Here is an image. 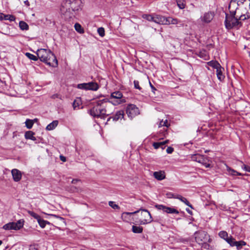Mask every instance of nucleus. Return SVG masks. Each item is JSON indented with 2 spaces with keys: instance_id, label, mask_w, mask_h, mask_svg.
Wrapping results in <instances>:
<instances>
[{
  "instance_id": "nucleus-51",
  "label": "nucleus",
  "mask_w": 250,
  "mask_h": 250,
  "mask_svg": "<svg viewBox=\"0 0 250 250\" xmlns=\"http://www.w3.org/2000/svg\"><path fill=\"white\" fill-rule=\"evenodd\" d=\"M150 86L151 88L152 92L155 93V91L156 90V88L150 82H149Z\"/></svg>"
},
{
  "instance_id": "nucleus-21",
  "label": "nucleus",
  "mask_w": 250,
  "mask_h": 250,
  "mask_svg": "<svg viewBox=\"0 0 250 250\" xmlns=\"http://www.w3.org/2000/svg\"><path fill=\"white\" fill-rule=\"evenodd\" d=\"M153 176L157 180L161 181L166 178L165 173L164 171H155L153 173Z\"/></svg>"
},
{
  "instance_id": "nucleus-16",
  "label": "nucleus",
  "mask_w": 250,
  "mask_h": 250,
  "mask_svg": "<svg viewBox=\"0 0 250 250\" xmlns=\"http://www.w3.org/2000/svg\"><path fill=\"white\" fill-rule=\"evenodd\" d=\"M247 243L246 242L243 240H241L239 241H235L234 238H232V240H231V242L229 244L230 246L231 247L236 246L237 250H240L242 249V247L246 245Z\"/></svg>"
},
{
  "instance_id": "nucleus-24",
  "label": "nucleus",
  "mask_w": 250,
  "mask_h": 250,
  "mask_svg": "<svg viewBox=\"0 0 250 250\" xmlns=\"http://www.w3.org/2000/svg\"><path fill=\"white\" fill-rule=\"evenodd\" d=\"M167 25L169 24H180L182 26H184L183 24L181 23L180 21L178 20L177 19H174L171 17H167Z\"/></svg>"
},
{
  "instance_id": "nucleus-58",
  "label": "nucleus",
  "mask_w": 250,
  "mask_h": 250,
  "mask_svg": "<svg viewBox=\"0 0 250 250\" xmlns=\"http://www.w3.org/2000/svg\"><path fill=\"white\" fill-rule=\"evenodd\" d=\"M24 3L27 6L29 5V2L28 0L25 1Z\"/></svg>"
},
{
  "instance_id": "nucleus-15",
  "label": "nucleus",
  "mask_w": 250,
  "mask_h": 250,
  "mask_svg": "<svg viewBox=\"0 0 250 250\" xmlns=\"http://www.w3.org/2000/svg\"><path fill=\"white\" fill-rule=\"evenodd\" d=\"M240 6L237 2L234 0H231L229 5V14L236 15L237 10H238V6Z\"/></svg>"
},
{
  "instance_id": "nucleus-3",
  "label": "nucleus",
  "mask_w": 250,
  "mask_h": 250,
  "mask_svg": "<svg viewBox=\"0 0 250 250\" xmlns=\"http://www.w3.org/2000/svg\"><path fill=\"white\" fill-rule=\"evenodd\" d=\"M38 59L41 61L52 67L58 66V60L55 55L48 49L41 48L36 52Z\"/></svg>"
},
{
  "instance_id": "nucleus-45",
  "label": "nucleus",
  "mask_w": 250,
  "mask_h": 250,
  "mask_svg": "<svg viewBox=\"0 0 250 250\" xmlns=\"http://www.w3.org/2000/svg\"><path fill=\"white\" fill-rule=\"evenodd\" d=\"M70 190L72 192H78L80 190H81V189L75 186H71L70 187Z\"/></svg>"
},
{
  "instance_id": "nucleus-10",
  "label": "nucleus",
  "mask_w": 250,
  "mask_h": 250,
  "mask_svg": "<svg viewBox=\"0 0 250 250\" xmlns=\"http://www.w3.org/2000/svg\"><path fill=\"white\" fill-rule=\"evenodd\" d=\"M77 87L85 90L97 91L99 88V85L96 82H91L87 83H79L77 84Z\"/></svg>"
},
{
  "instance_id": "nucleus-19",
  "label": "nucleus",
  "mask_w": 250,
  "mask_h": 250,
  "mask_svg": "<svg viewBox=\"0 0 250 250\" xmlns=\"http://www.w3.org/2000/svg\"><path fill=\"white\" fill-rule=\"evenodd\" d=\"M124 116V112L123 110H119L118 111L116 114L113 115L112 117H110L107 119V122L109 121L111 119L113 121H117L120 119H122Z\"/></svg>"
},
{
  "instance_id": "nucleus-55",
  "label": "nucleus",
  "mask_w": 250,
  "mask_h": 250,
  "mask_svg": "<svg viewBox=\"0 0 250 250\" xmlns=\"http://www.w3.org/2000/svg\"><path fill=\"white\" fill-rule=\"evenodd\" d=\"M79 180L78 179H73L71 183L73 184H76L78 181H79Z\"/></svg>"
},
{
  "instance_id": "nucleus-43",
  "label": "nucleus",
  "mask_w": 250,
  "mask_h": 250,
  "mask_svg": "<svg viewBox=\"0 0 250 250\" xmlns=\"http://www.w3.org/2000/svg\"><path fill=\"white\" fill-rule=\"evenodd\" d=\"M97 31L101 37H103L104 36V29L103 27L99 28Z\"/></svg>"
},
{
  "instance_id": "nucleus-54",
  "label": "nucleus",
  "mask_w": 250,
  "mask_h": 250,
  "mask_svg": "<svg viewBox=\"0 0 250 250\" xmlns=\"http://www.w3.org/2000/svg\"><path fill=\"white\" fill-rule=\"evenodd\" d=\"M5 15L2 14V13H0V20L2 21L3 20H4V16Z\"/></svg>"
},
{
  "instance_id": "nucleus-42",
  "label": "nucleus",
  "mask_w": 250,
  "mask_h": 250,
  "mask_svg": "<svg viewBox=\"0 0 250 250\" xmlns=\"http://www.w3.org/2000/svg\"><path fill=\"white\" fill-rule=\"evenodd\" d=\"M80 101L79 100H75L73 102L72 106L74 110L76 109V108L79 107L80 105Z\"/></svg>"
},
{
  "instance_id": "nucleus-8",
  "label": "nucleus",
  "mask_w": 250,
  "mask_h": 250,
  "mask_svg": "<svg viewBox=\"0 0 250 250\" xmlns=\"http://www.w3.org/2000/svg\"><path fill=\"white\" fill-rule=\"evenodd\" d=\"M111 101L110 104L113 105H118L119 104L124 103L126 102L125 99L123 97V94L121 91H115L111 93L110 96Z\"/></svg>"
},
{
  "instance_id": "nucleus-40",
  "label": "nucleus",
  "mask_w": 250,
  "mask_h": 250,
  "mask_svg": "<svg viewBox=\"0 0 250 250\" xmlns=\"http://www.w3.org/2000/svg\"><path fill=\"white\" fill-rule=\"evenodd\" d=\"M5 20H9L11 21H14L15 20V17L14 16L12 15H5L4 16Z\"/></svg>"
},
{
  "instance_id": "nucleus-53",
  "label": "nucleus",
  "mask_w": 250,
  "mask_h": 250,
  "mask_svg": "<svg viewBox=\"0 0 250 250\" xmlns=\"http://www.w3.org/2000/svg\"><path fill=\"white\" fill-rule=\"evenodd\" d=\"M60 159H61V161H62L63 162L66 161V158L64 156H63L61 155L60 156Z\"/></svg>"
},
{
  "instance_id": "nucleus-44",
  "label": "nucleus",
  "mask_w": 250,
  "mask_h": 250,
  "mask_svg": "<svg viewBox=\"0 0 250 250\" xmlns=\"http://www.w3.org/2000/svg\"><path fill=\"white\" fill-rule=\"evenodd\" d=\"M134 87L135 88L138 89L139 90H141L142 89V88L139 85V82L138 81L134 80Z\"/></svg>"
},
{
  "instance_id": "nucleus-48",
  "label": "nucleus",
  "mask_w": 250,
  "mask_h": 250,
  "mask_svg": "<svg viewBox=\"0 0 250 250\" xmlns=\"http://www.w3.org/2000/svg\"><path fill=\"white\" fill-rule=\"evenodd\" d=\"M242 168H243L245 171L250 172V167L247 166L246 165H243L242 166Z\"/></svg>"
},
{
  "instance_id": "nucleus-12",
  "label": "nucleus",
  "mask_w": 250,
  "mask_h": 250,
  "mask_svg": "<svg viewBox=\"0 0 250 250\" xmlns=\"http://www.w3.org/2000/svg\"><path fill=\"white\" fill-rule=\"evenodd\" d=\"M214 13L213 11H208L205 12L204 15L200 18L201 21L205 23H210L214 17Z\"/></svg>"
},
{
  "instance_id": "nucleus-56",
  "label": "nucleus",
  "mask_w": 250,
  "mask_h": 250,
  "mask_svg": "<svg viewBox=\"0 0 250 250\" xmlns=\"http://www.w3.org/2000/svg\"><path fill=\"white\" fill-rule=\"evenodd\" d=\"M186 211L187 212H188L189 214L190 215H192V212L191 210H190L189 208H186Z\"/></svg>"
},
{
  "instance_id": "nucleus-37",
  "label": "nucleus",
  "mask_w": 250,
  "mask_h": 250,
  "mask_svg": "<svg viewBox=\"0 0 250 250\" xmlns=\"http://www.w3.org/2000/svg\"><path fill=\"white\" fill-rule=\"evenodd\" d=\"M170 126V124L168 123V121L167 120H166L165 121L162 120L159 124V127L161 126H166L167 127H168V126Z\"/></svg>"
},
{
  "instance_id": "nucleus-60",
  "label": "nucleus",
  "mask_w": 250,
  "mask_h": 250,
  "mask_svg": "<svg viewBox=\"0 0 250 250\" xmlns=\"http://www.w3.org/2000/svg\"><path fill=\"white\" fill-rule=\"evenodd\" d=\"M34 123H35V122H37L38 121V119H34Z\"/></svg>"
},
{
  "instance_id": "nucleus-23",
  "label": "nucleus",
  "mask_w": 250,
  "mask_h": 250,
  "mask_svg": "<svg viewBox=\"0 0 250 250\" xmlns=\"http://www.w3.org/2000/svg\"><path fill=\"white\" fill-rule=\"evenodd\" d=\"M168 142V140H166L163 142H154L153 143L152 146L155 149H158L160 147H161L163 149L165 148V144Z\"/></svg>"
},
{
  "instance_id": "nucleus-22",
  "label": "nucleus",
  "mask_w": 250,
  "mask_h": 250,
  "mask_svg": "<svg viewBox=\"0 0 250 250\" xmlns=\"http://www.w3.org/2000/svg\"><path fill=\"white\" fill-rule=\"evenodd\" d=\"M198 163L201 164L206 167H210V161L208 158L204 155Z\"/></svg>"
},
{
  "instance_id": "nucleus-46",
  "label": "nucleus",
  "mask_w": 250,
  "mask_h": 250,
  "mask_svg": "<svg viewBox=\"0 0 250 250\" xmlns=\"http://www.w3.org/2000/svg\"><path fill=\"white\" fill-rule=\"evenodd\" d=\"M229 172H230V174L232 175H242L241 173H239L233 169H229Z\"/></svg>"
},
{
  "instance_id": "nucleus-6",
  "label": "nucleus",
  "mask_w": 250,
  "mask_h": 250,
  "mask_svg": "<svg viewBox=\"0 0 250 250\" xmlns=\"http://www.w3.org/2000/svg\"><path fill=\"white\" fill-rule=\"evenodd\" d=\"M194 235L195 241L199 245H203L210 242L211 239L209 236L205 231L198 230L194 233Z\"/></svg>"
},
{
  "instance_id": "nucleus-47",
  "label": "nucleus",
  "mask_w": 250,
  "mask_h": 250,
  "mask_svg": "<svg viewBox=\"0 0 250 250\" xmlns=\"http://www.w3.org/2000/svg\"><path fill=\"white\" fill-rule=\"evenodd\" d=\"M166 151L168 154H171L173 152L174 148L171 146H168L167 147Z\"/></svg>"
},
{
  "instance_id": "nucleus-57",
  "label": "nucleus",
  "mask_w": 250,
  "mask_h": 250,
  "mask_svg": "<svg viewBox=\"0 0 250 250\" xmlns=\"http://www.w3.org/2000/svg\"><path fill=\"white\" fill-rule=\"evenodd\" d=\"M234 0L236 2H237V3H238V4L239 5L242 4V0Z\"/></svg>"
},
{
  "instance_id": "nucleus-31",
  "label": "nucleus",
  "mask_w": 250,
  "mask_h": 250,
  "mask_svg": "<svg viewBox=\"0 0 250 250\" xmlns=\"http://www.w3.org/2000/svg\"><path fill=\"white\" fill-rule=\"evenodd\" d=\"M203 156V155L199 154H195L191 155V159L192 161L199 162Z\"/></svg>"
},
{
  "instance_id": "nucleus-2",
  "label": "nucleus",
  "mask_w": 250,
  "mask_h": 250,
  "mask_svg": "<svg viewBox=\"0 0 250 250\" xmlns=\"http://www.w3.org/2000/svg\"><path fill=\"white\" fill-rule=\"evenodd\" d=\"M81 0H65L62 3L60 10L65 19H70L74 16L73 12L81 8Z\"/></svg>"
},
{
  "instance_id": "nucleus-4",
  "label": "nucleus",
  "mask_w": 250,
  "mask_h": 250,
  "mask_svg": "<svg viewBox=\"0 0 250 250\" xmlns=\"http://www.w3.org/2000/svg\"><path fill=\"white\" fill-rule=\"evenodd\" d=\"M226 18L225 20V24L227 29H239L242 26V22L241 21L244 20H240V16L235 15L229 14L226 13Z\"/></svg>"
},
{
  "instance_id": "nucleus-62",
  "label": "nucleus",
  "mask_w": 250,
  "mask_h": 250,
  "mask_svg": "<svg viewBox=\"0 0 250 250\" xmlns=\"http://www.w3.org/2000/svg\"><path fill=\"white\" fill-rule=\"evenodd\" d=\"M154 221H155V222H158V221H157V220H155Z\"/></svg>"
},
{
  "instance_id": "nucleus-18",
  "label": "nucleus",
  "mask_w": 250,
  "mask_h": 250,
  "mask_svg": "<svg viewBox=\"0 0 250 250\" xmlns=\"http://www.w3.org/2000/svg\"><path fill=\"white\" fill-rule=\"evenodd\" d=\"M220 237L224 239L228 244H230L231 242V240H232L233 237L230 236V237L228 236V233L226 231H221L219 232L218 234Z\"/></svg>"
},
{
  "instance_id": "nucleus-29",
  "label": "nucleus",
  "mask_w": 250,
  "mask_h": 250,
  "mask_svg": "<svg viewBox=\"0 0 250 250\" xmlns=\"http://www.w3.org/2000/svg\"><path fill=\"white\" fill-rule=\"evenodd\" d=\"M143 228L140 226H132V231L135 233H141L143 232Z\"/></svg>"
},
{
  "instance_id": "nucleus-28",
  "label": "nucleus",
  "mask_w": 250,
  "mask_h": 250,
  "mask_svg": "<svg viewBox=\"0 0 250 250\" xmlns=\"http://www.w3.org/2000/svg\"><path fill=\"white\" fill-rule=\"evenodd\" d=\"M176 3L180 9H183L186 7V1L185 0H176Z\"/></svg>"
},
{
  "instance_id": "nucleus-1",
  "label": "nucleus",
  "mask_w": 250,
  "mask_h": 250,
  "mask_svg": "<svg viewBox=\"0 0 250 250\" xmlns=\"http://www.w3.org/2000/svg\"><path fill=\"white\" fill-rule=\"evenodd\" d=\"M111 105L107 99L98 100L96 104L89 110V114L95 118L104 119L111 114L108 108Z\"/></svg>"
},
{
  "instance_id": "nucleus-39",
  "label": "nucleus",
  "mask_w": 250,
  "mask_h": 250,
  "mask_svg": "<svg viewBox=\"0 0 250 250\" xmlns=\"http://www.w3.org/2000/svg\"><path fill=\"white\" fill-rule=\"evenodd\" d=\"M180 201L184 203L186 205L188 206L191 208H193L192 205L188 201V200L185 197H183L182 198L180 199Z\"/></svg>"
},
{
  "instance_id": "nucleus-25",
  "label": "nucleus",
  "mask_w": 250,
  "mask_h": 250,
  "mask_svg": "<svg viewBox=\"0 0 250 250\" xmlns=\"http://www.w3.org/2000/svg\"><path fill=\"white\" fill-rule=\"evenodd\" d=\"M35 133L32 131H27L25 132L24 137L26 139H30L32 141H36V138L34 136Z\"/></svg>"
},
{
  "instance_id": "nucleus-35",
  "label": "nucleus",
  "mask_w": 250,
  "mask_h": 250,
  "mask_svg": "<svg viewBox=\"0 0 250 250\" xmlns=\"http://www.w3.org/2000/svg\"><path fill=\"white\" fill-rule=\"evenodd\" d=\"M25 56L28 58H29V59H30L31 60H33V61H37L38 60V56H36L32 54H31L30 53H28V52L26 53H25Z\"/></svg>"
},
{
  "instance_id": "nucleus-52",
  "label": "nucleus",
  "mask_w": 250,
  "mask_h": 250,
  "mask_svg": "<svg viewBox=\"0 0 250 250\" xmlns=\"http://www.w3.org/2000/svg\"><path fill=\"white\" fill-rule=\"evenodd\" d=\"M183 196H182L181 195L175 194V197L174 198L175 199H178L180 200V199L182 198Z\"/></svg>"
},
{
  "instance_id": "nucleus-11",
  "label": "nucleus",
  "mask_w": 250,
  "mask_h": 250,
  "mask_svg": "<svg viewBox=\"0 0 250 250\" xmlns=\"http://www.w3.org/2000/svg\"><path fill=\"white\" fill-rule=\"evenodd\" d=\"M126 113L128 116L131 118L134 117L140 113L139 108L133 104L127 105L126 108Z\"/></svg>"
},
{
  "instance_id": "nucleus-27",
  "label": "nucleus",
  "mask_w": 250,
  "mask_h": 250,
  "mask_svg": "<svg viewBox=\"0 0 250 250\" xmlns=\"http://www.w3.org/2000/svg\"><path fill=\"white\" fill-rule=\"evenodd\" d=\"M216 74H217L218 79L220 81H222L224 79L225 76L222 74L221 67H219L216 68Z\"/></svg>"
},
{
  "instance_id": "nucleus-33",
  "label": "nucleus",
  "mask_w": 250,
  "mask_h": 250,
  "mask_svg": "<svg viewBox=\"0 0 250 250\" xmlns=\"http://www.w3.org/2000/svg\"><path fill=\"white\" fill-rule=\"evenodd\" d=\"M75 30L79 33H83L84 30L79 23H76L74 25Z\"/></svg>"
},
{
  "instance_id": "nucleus-7",
  "label": "nucleus",
  "mask_w": 250,
  "mask_h": 250,
  "mask_svg": "<svg viewBox=\"0 0 250 250\" xmlns=\"http://www.w3.org/2000/svg\"><path fill=\"white\" fill-rule=\"evenodd\" d=\"M143 18L149 21H153L159 24L167 25V17L159 15H148L146 14L143 16Z\"/></svg>"
},
{
  "instance_id": "nucleus-34",
  "label": "nucleus",
  "mask_w": 250,
  "mask_h": 250,
  "mask_svg": "<svg viewBox=\"0 0 250 250\" xmlns=\"http://www.w3.org/2000/svg\"><path fill=\"white\" fill-rule=\"evenodd\" d=\"M25 126L28 129H31L34 124V120H30L29 119H26L25 122Z\"/></svg>"
},
{
  "instance_id": "nucleus-49",
  "label": "nucleus",
  "mask_w": 250,
  "mask_h": 250,
  "mask_svg": "<svg viewBox=\"0 0 250 250\" xmlns=\"http://www.w3.org/2000/svg\"><path fill=\"white\" fill-rule=\"evenodd\" d=\"M167 195L168 198H174V197H175V194H174V193H171V192H169V193H167Z\"/></svg>"
},
{
  "instance_id": "nucleus-59",
  "label": "nucleus",
  "mask_w": 250,
  "mask_h": 250,
  "mask_svg": "<svg viewBox=\"0 0 250 250\" xmlns=\"http://www.w3.org/2000/svg\"><path fill=\"white\" fill-rule=\"evenodd\" d=\"M58 95L57 94H56V95H53L52 96V98H57V97H58Z\"/></svg>"
},
{
  "instance_id": "nucleus-32",
  "label": "nucleus",
  "mask_w": 250,
  "mask_h": 250,
  "mask_svg": "<svg viewBox=\"0 0 250 250\" xmlns=\"http://www.w3.org/2000/svg\"><path fill=\"white\" fill-rule=\"evenodd\" d=\"M37 221L42 228H44L46 224H50L48 221L44 220L41 217Z\"/></svg>"
},
{
  "instance_id": "nucleus-13",
  "label": "nucleus",
  "mask_w": 250,
  "mask_h": 250,
  "mask_svg": "<svg viewBox=\"0 0 250 250\" xmlns=\"http://www.w3.org/2000/svg\"><path fill=\"white\" fill-rule=\"evenodd\" d=\"M155 208L159 210H162L164 212L167 213H175L178 214L179 213V211L175 208L168 207L163 205H155Z\"/></svg>"
},
{
  "instance_id": "nucleus-50",
  "label": "nucleus",
  "mask_w": 250,
  "mask_h": 250,
  "mask_svg": "<svg viewBox=\"0 0 250 250\" xmlns=\"http://www.w3.org/2000/svg\"><path fill=\"white\" fill-rule=\"evenodd\" d=\"M50 216H53L55 218H58L61 220H64V218L62 217L55 215V214H49Z\"/></svg>"
},
{
  "instance_id": "nucleus-38",
  "label": "nucleus",
  "mask_w": 250,
  "mask_h": 250,
  "mask_svg": "<svg viewBox=\"0 0 250 250\" xmlns=\"http://www.w3.org/2000/svg\"><path fill=\"white\" fill-rule=\"evenodd\" d=\"M208 64L210 66H211L215 68H217L219 67H221L220 64L218 62H217L210 61L208 62Z\"/></svg>"
},
{
  "instance_id": "nucleus-20",
  "label": "nucleus",
  "mask_w": 250,
  "mask_h": 250,
  "mask_svg": "<svg viewBox=\"0 0 250 250\" xmlns=\"http://www.w3.org/2000/svg\"><path fill=\"white\" fill-rule=\"evenodd\" d=\"M196 54L201 58L205 60H208L209 59V55L208 52L205 49H202L196 52Z\"/></svg>"
},
{
  "instance_id": "nucleus-5",
  "label": "nucleus",
  "mask_w": 250,
  "mask_h": 250,
  "mask_svg": "<svg viewBox=\"0 0 250 250\" xmlns=\"http://www.w3.org/2000/svg\"><path fill=\"white\" fill-rule=\"evenodd\" d=\"M141 211V219L140 220V223L141 225H145L149 224L153 221L152 216L150 213L146 209H140L139 210L135 211L132 212H124L123 214L132 215L136 214Z\"/></svg>"
},
{
  "instance_id": "nucleus-61",
  "label": "nucleus",
  "mask_w": 250,
  "mask_h": 250,
  "mask_svg": "<svg viewBox=\"0 0 250 250\" xmlns=\"http://www.w3.org/2000/svg\"><path fill=\"white\" fill-rule=\"evenodd\" d=\"M2 242L1 240H0V246L2 244Z\"/></svg>"
},
{
  "instance_id": "nucleus-17",
  "label": "nucleus",
  "mask_w": 250,
  "mask_h": 250,
  "mask_svg": "<svg viewBox=\"0 0 250 250\" xmlns=\"http://www.w3.org/2000/svg\"><path fill=\"white\" fill-rule=\"evenodd\" d=\"M13 180L15 182H19L21 178V173L17 169H13L11 171Z\"/></svg>"
},
{
  "instance_id": "nucleus-30",
  "label": "nucleus",
  "mask_w": 250,
  "mask_h": 250,
  "mask_svg": "<svg viewBox=\"0 0 250 250\" xmlns=\"http://www.w3.org/2000/svg\"><path fill=\"white\" fill-rule=\"evenodd\" d=\"M19 26L22 30H27L29 29V26L26 22L24 21H20Z\"/></svg>"
},
{
  "instance_id": "nucleus-14",
  "label": "nucleus",
  "mask_w": 250,
  "mask_h": 250,
  "mask_svg": "<svg viewBox=\"0 0 250 250\" xmlns=\"http://www.w3.org/2000/svg\"><path fill=\"white\" fill-rule=\"evenodd\" d=\"M247 1L248 2L249 9H245L242 11L240 16V20H246L250 18V0H242V4Z\"/></svg>"
},
{
  "instance_id": "nucleus-9",
  "label": "nucleus",
  "mask_w": 250,
  "mask_h": 250,
  "mask_svg": "<svg viewBox=\"0 0 250 250\" xmlns=\"http://www.w3.org/2000/svg\"><path fill=\"white\" fill-rule=\"evenodd\" d=\"M24 221L23 219H20L17 222H9L3 226V229L5 230H19L23 226Z\"/></svg>"
},
{
  "instance_id": "nucleus-41",
  "label": "nucleus",
  "mask_w": 250,
  "mask_h": 250,
  "mask_svg": "<svg viewBox=\"0 0 250 250\" xmlns=\"http://www.w3.org/2000/svg\"><path fill=\"white\" fill-rule=\"evenodd\" d=\"M109 206H110L112 208L115 209H120V207L115 204V202L113 201H109L108 203Z\"/></svg>"
},
{
  "instance_id": "nucleus-26",
  "label": "nucleus",
  "mask_w": 250,
  "mask_h": 250,
  "mask_svg": "<svg viewBox=\"0 0 250 250\" xmlns=\"http://www.w3.org/2000/svg\"><path fill=\"white\" fill-rule=\"evenodd\" d=\"M58 125V121L57 120L53 121L52 123L48 125L46 127L47 130H51L54 129Z\"/></svg>"
},
{
  "instance_id": "nucleus-36",
  "label": "nucleus",
  "mask_w": 250,
  "mask_h": 250,
  "mask_svg": "<svg viewBox=\"0 0 250 250\" xmlns=\"http://www.w3.org/2000/svg\"><path fill=\"white\" fill-rule=\"evenodd\" d=\"M28 212L30 216L37 219V221L41 218L39 215L32 211H28Z\"/></svg>"
}]
</instances>
